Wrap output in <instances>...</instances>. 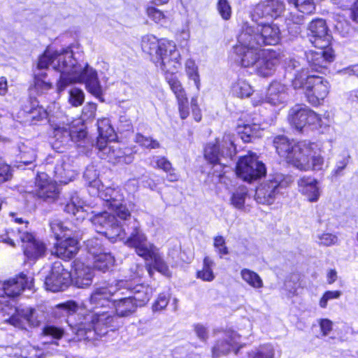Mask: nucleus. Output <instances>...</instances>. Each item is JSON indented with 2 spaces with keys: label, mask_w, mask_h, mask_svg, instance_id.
<instances>
[{
  "label": "nucleus",
  "mask_w": 358,
  "mask_h": 358,
  "mask_svg": "<svg viewBox=\"0 0 358 358\" xmlns=\"http://www.w3.org/2000/svg\"><path fill=\"white\" fill-rule=\"evenodd\" d=\"M32 286V277L24 273L7 281L0 282V312L3 315L10 316L6 320L16 327L27 329V327H38L40 321L36 315L34 309L26 308L17 310L10 301L6 299L5 295L8 297H15L18 296L23 289H31Z\"/></svg>",
  "instance_id": "20e7f679"
},
{
  "label": "nucleus",
  "mask_w": 358,
  "mask_h": 358,
  "mask_svg": "<svg viewBox=\"0 0 358 358\" xmlns=\"http://www.w3.org/2000/svg\"><path fill=\"white\" fill-rule=\"evenodd\" d=\"M125 282L113 280L98 285L89 298V306L93 310L84 316L83 321L77 325L76 334L80 338L96 339V336H102L107 334L108 329L114 330L120 327L116 317L107 311L99 309L112 304V296L122 290Z\"/></svg>",
  "instance_id": "f03ea898"
},
{
  "label": "nucleus",
  "mask_w": 358,
  "mask_h": 358,
  "mask_svg": "<svg viewBox=\"0 0 358 358\" xmlns=\"http://www.w3.org/2000/svg\"><path fill=\"white\" fill-rule=\"evenodd\" d=\"M107 140L97 139V148L99 149V155L101 158L107 159H114V155L113 150L115 147V144L113 145L107 143Z\"/></svg>",
  "instance_id": "a18cd8bd"
},
{
  "label": "nucleus",
  "mask_w": 358,
  "mask_h": 358,
  "mask_svg": "<svg viewBox=\"0 0 358 358\" xmlns=\"http://www.w3.org/2000/svg\"><path fill=\"white\" fill-rule=\"evenodd\" d=\"M252 30L246 29L241 31L238 36V43L234 47V60L243 67L255 66L260 57L262 52L261 46L255 44V41L251 38Z\"/></svg>",
  "instance_id": "9d476101"
},
{
  "label": "nucleus",
  "mask_w": 358,
  "mask_h": 358,
  "mask_svg": "<svg viewBox=\"0 0 358 358\" xmlns=\"http://www.w3.org/2000/svg\"><path fill=\"white\" fill-rule=\"evenodd\" d=\"M213 246L220 258L229 253L225 238L222 236H216L213 238Z\"/></svg>",
  "instance_id": "8fccbe9b"
},
{
  "label": "nucleus",
  "mask_w": 358,
  "mask_h": 358,
  "mask_svg": "<svg viewBox=\"0 0 358 358\" xmlns=\"http://www.w3.org/2000/svg\"><path fill=\"white\" fill-rule=\"evenodd\" d=\"M49 66L60 73L58 90H64L70 84L85 83L89 92L94 96L99 97L102 94L96 71L87 62H78L70 48L60 50L48 48L38 58L34 72V87L38 93L43 94L52 87L44 71Z\"/></svg>",
  "instance_id": "f257e3e1"
},
{
  "label": "nucleus",
  "mask_w": 358,
  "mask_h": 358,
  "mask_svg": "<svg viewBox=\"0 0 358 358\" xmlns=\"http://www.w3.org/2000/svg\"><path fill=\"white\" fill-rule=\"evenodd\" d=\"M216 8L224 20H229L232 14V8L228 0H218Z\"/></svg>",
  "instance_id": "09e8293b"
},
{
  "label": "nucleus",
  "mask_w": 358,
  "mask_h": 358,
  "mask_svg": "<svg viewBox=\"0 0 358 358\" xmlns=\"http://www.w3.org/2000/svg\"><path fill=\"white\" fill-rule=\"evenodd\" d=\"M90 220L99 234H104L113 242L125 239L126 229L124 227V225L127 226V230H129V225L132 224L131 227L132 229L131 234L134 231V222L138 224L135 220H131V217L130 219L127 218L126 221L120 219L113 210H112V213L104 211L96 214L90 218Z\"/></svg>",
  "instance_id": "423d86ee"
},
{
  "label": "nucleus",
  "mask_w": 358,
  "mask_h": 358,
  "mask_svg": "<svg viewBox=\"0 0 358 358\" xmlns=\"http://www.w3.org/2000/svg\"><path fill=\"white\" fill-rule=\"evenodd\" d=\"M268 16L269 15L266 13L265 3L257 4L251 13V18L253 22L256 23V24H255V26H258L259 22H264L263 19Z\"/></svg>",
  "instance_id": "864d4df0"
},
{
  "label": "nucleus",
  "mask_w": 358,
  "mask_h": 358,
  "mask_svg": "<svg viewBox=\"0 0 358 358\" xmlns=\"http://www.w3.org/2000/svg\"><path fill=\"white\" fill-rule=\"evenodd\" d=\"M180 116L182 119H185L189 114V102L187 97L177 100Z\"/></svg>",
  "instance_id": "0e129e2a"
},
{
  "label": "nucleus",
  "mask_w": 358,
  "mask_h": 358,
  "mask_svg": "<svg viewBox=\"0 0 358 358\" xmlns=\"http://www.w3.org/2000/svg\"><path fill=\"white\" fill-rule=\"evenodd\" d=\"M317 243L322 246H331L338 243V237L334 234L323 232L317 236Z\"/></svg>",
  "instance_id": "3c124183"
},
{
  "label": "nucleus",
  "mask_w": 358,
  "mask_h": 358,
  "mask_svg": "<svg viewBox=\"0 0 358 358\" xmlns=\"http://www.w3.org/2000/svg\"><path fill=\"white\" fill-rule=\"evenodd\" d=\"M71 274L72 282L78 288H86L92 283L93 270L80 259L73 262V271Z\"/></svg>",
  "instance_id": "393cba45"
},
{
  "label": "nucleus",
  "mask_w": 358,
  "mask_h": 358,
  "mask_svg": "<svg viewBox=\"0 0 358 358\" xmlns=\"http://www.w3.org/2000/svg\"><path fill=\"white\" fill-rule=\"evenodd\" d=\"M147 15L156 23L162 24L166 22V17L165 14L162 10L155 7H148L147 8Z\"/></svg>",
  "instance_id": "4d7b16f0"
},
{
  "label": "nucleus",
  "mask_w": 358,
  "mask_h": 358,
  "mask_svg": "<svg viewBox=\"0 0 358 358\" xmlns=\"http://www.w3.org/2000/svg\"><path fill=\"white\" fill-rule=\"evenodd\" d=\"M60 191L55 181L45 173H40L36 178L35 195L44 201L52 203L59 198Z\"/></svg>",
  "instance_id": "6ab92c4d"
},
{
  "label": "nucleus",
  "mask_w": 358,
  "mask_h": 358,
  "mask_svg": "<svg viewBox=\"0 0 358 358\" xmlns=\"http://www.w3.org/2000/svg\"><path fill=\"white\" fill-rule=\"evenodd\" d=\"M315 46L317 48L316 50H310L306 52V59L313 71L322 72L334 60L333 51L329 46L327 48Z\"/></svg>",
  "instance_id": "412c9836"
},
{
  "label": "nucleus",
  "mask_w": 358,
  "mask_h": 358,
  "mask_svg": "<svg viewBox=\"0 0 358 358\" xmlns=\"http://www.w3.org/2000/svg\"><path fill=\"white\" fill-rule=\"evenodd\" d=\"M169 303V298L164 294L158 296L157 300L152 305L153 311H160L164 309Z\"/></svg>",
  "instance_id": "69168bd1"
},
{
  "label": "nucleus",
  "mask_w": 358,
  "mask_h": 358,
  "mask_svg": "<svg viewBox=\"0 0 358 358\" xmlns=\"http://www.w3.org/2000/svg\"><path fill=\"white\" fill-rule=\"evenodd\" d=\"M232 94L240 98L248 97L253 92L251 85L243 78H238L231 86Z\"/></svg>",
  "instance_id": "ea45409f"
},
{
  "label": "nucleus",
  "mask_w": 358,
  "mask_h": 358,
  "mask_svg": "<svg viewBox=\"0 0 358 358\" xmlns=\"http://www.w3.org/2000/svg\"><path fill=\"white\" fill-rule=\"evenodd\" d=\"M276 152L296 169L302 171H321L324 164L322 146L317 142L303 141L293 143L284 136L273 140Z\"/></svg>",
  "instance_id": "7ed1b4c3"
},
{
  "label": "nucleus",
  "mask_w": 358,
  "mask_h": 358,
  "mask_svg": "<svg viewBox=\"0 0 358 358\" xmlns=\"http://www.w3.org/2000/svg\"><path fill=\"white\" fill-rule=\"evenodd\" d=\"M11 177L10 167L8 164L0 162V183L10 180Z\"/></svg>",
  "instance_id": "774afa93"
},
{
  "label": "nucleus",
  "mask_w": 358,
  "mask_h": 358,
  "mask_svg": "<svg viewBox=\"0 0 358 358\" xmlns=\"http://www.w3.org/2000/svg\"><path fill=\"white\" fill-rule=\"evenodd\" d=\"M96 111V105L94 103H87L83 108L81 119L74 120L70 124L59 122L52 124L54 136L61 142L80 141L87 136L84 121L93 119Z\"/></svg>",
  "instance_id": "6e6552de"
},
{
  "label": "nucleus",
  "mask_w": 358,
  "mask_h": 358,
  "mask_svg": "<svg viewBox=\"0 0 358 358\" xmlns=\"http://www.w3.org/2000/svg\"><path fill=\"white\" fill-rule=\"evenodd\" d=\"M266 169L264 164L258 159L255 153L240 158L236 165V173L243 180L252 182L264 176Z\"/></svg>",
  "instance_id": "dca6fc26"
},
{
  "label": "nucleus",
  "mask_w": 358,
  "mask_h": 358,
  "mask_svg": "<svg viewBox=\"0 0 358 358\" xmlns=\"http://www.w3.org/2000/svg\"><path fill=\"white\" fill-rule=\"evenodd\" d=\"M240 340V335L233 330H227L222 333V337L219 338L212 348L213 358H218L227 355L231 350L237 353Z\"/></svg>",
  "instance_id": "4be33fe9"
},
{
  "label": "nucleus",
  "mask_w": 358,
  "mask_h": 358,
  "mask_svg": "<svg viewBox=\"0 0 358 358\" xmlns=\"http://www.w3.org/2000/svg\"><path fill=\"white\" fill-rule=\"evenodd\" d=\"M237 131L241 139L245 143L251 141L254 138H259L262 136V130L259 126L256 124H238Z\"/></svg>",
  "instance_id": "473e14b6"
},
{
  "label": "nucleus",
  "mask_w": 358,
  "mask_h": 358,
  "mask_svg": "<svg viewBox=\"0 0 358 358\" xmlns=\"http://www.w3.org/2000/svg\"><path fill=\"white\" fill-rule=\"evenodd\" d=\"M247 196L248 189L244 186L238 187L231 195L230 204L235 208L243 209Z\"/></svg>",
  "instance_id": "a19ab883"
},
{
  "label": "nucleus",
  "mask_w": 358,
  "mask_h": 358,
  "mask_svg": "<svg viewBox=\"0 0 358 358\" xmlns=\"http://www.w3.org/2000/svg\"><path fill=\"white\" fill-rule=\"evenodd\" d=\"M348 164V157H342L341 159L337 161L335 168L332 171L334 176H339L342 174L343 171L345 169Z\"/></svg>",
  "instance_id": "338daca9"
},
{
  "label": "nucleus",
  "mask_w": 358,
  "mask_h": 358,
  "mask_svg": "<svg viewBox=\"0 0 358 358\" xmlns=\"http://www.w3.org/2000/svg\"><path fill=\"white\" fill-rule=\"evenodd\" d=\"M141 49L162 71L174 72L181 66L180 53L173 41L147 34L142 37Z\"/></svg>",
  "instance_id": "39448f33"
},
{
  "label": "nucleus",
  "mask_w": 358,
  "mask_h": 358,
  "mask_svg": "<svg viewBox=\"0 0 358 358\" xmlns=\"http://www.w3.org/2000/svg\"><path fill=\"white\" fill-rule=\"evenodd\" d=\"M54 172L56 179L64 184L71 181L76 176V173L71 169L70 164L64 158L57 161Z\"/></svg>",
  "instance_id": "2f4dec72"
},
{
  "label": "nucleus",
  "mask_w": 358,
  "mask_h": 358,
  "mask_svg": "<svg viewBox=\"0 0 358 358\" xmlns=\"http://www.w3.org/2000/svg\"><path fill=\"white\" fill-rule=\"evenodd\" d=\"M309 108L305 106L296 105L289 113L290 123L299 131L307 127V117Z\"/></svg>",
  "instance_id": "7c9ffc66"
},
{
  "label": "nucleus",
  "mask_w": 358,
  "mask_h": 358,
  "mask_svg": "<svg viewBox=\"0 0 358 358\" xmlns=\"http://www.w3.org/2000/svg\"><path fill=\"white\" fill-rule=\"evenodd\" d=\"M98 172L94 166H89L87 167L85 173L84 178L86 181L89 183L90 190L99 189L102 187L103 184L100 180L98 179Z\"/></svg>",
  "instance_id": "37998d69"
},
{
  "label": "nucleus",
  "mask_w": 358,
  "mask_h": 358,
  "mask_svg": "<svg viewBox=\"0 0 358 358\" xmlns=\"http://www.w3.org/2000/svg\"><path fill=\"white\" fill-rule=\"evenodd\" d=\"M294 89L303 88L308 101L313 105L321 104L329 92V83L322 77L310 74L302 70L292 80Z\"/></svg>",
  "instance_id": "1a4fd4ad"
},
{
  "label": "nucleus",
  "mask_w": 358,
  "mask_h": 358,
  "mask_svg": "<svg viewBox=\"0 0 358 358\" xmlns=\"http://www.w3.org/2000/svg\"><path fill=\"white\" fill-rule=\"evenodd\" d=\"M48 112L42 106L33 108L28 114V118L32 121H38L48 117Z\"/></svg>",
  "instance_id": "bf43d9fd"
},
{
  "label": "nucleus",
  "mask_w": 358,
  "mask_h": 358,
  "mask_svg": "<svg viewBox=\"0 0 358 358\" xmlns=\"http://www.w3.org/2000/svg\"><path fill=\"white\" fill-rule=\"evenodd\" d=\"M252 30L251 34L252 38L255 41V44L262 45H275L279 43L281 40V31L279 27L274 23H266L260 22L258 26L255 24H250L245 22L242 26L243 30Z\"/></svg>",
  "instance_id": "2eb2a0df"
},
{
  "label": "nucleus",
  "mask_w": 358,
  "mask_h": 358,
  "mask_svg": "<svg viewBox=\"0 0 358 358\" xmlns=\"http://www.w3.org/2000/svg\"><path fill=\"white\" fill-rule=\"evenodd\" d=\"M5 241L14 246L15 241H20L24 255L30 260H36L45 255L46 248L43 243L36 240L29 230L13 229Z\"/></svg>",
  "instance_id": "9b49d317"
},
{
  "label": "nucleus",
  "mask_w": 358,
  "mask_h": 358,
  "mask_svg": "<svg viewBox=\"0 0 358 358\" xmlns=\"http://www.w3.org/2000/svg\"><path fill=\"white\" fill-rule=\"evenodd\" d=\"M310 41L315 45L327 48L329 45L331 36L328 32V29L324 20L317 19L313 20L308 27Z\"/></svg>",
  "instance_id": "a878e982"
},
{
  "label": "nucleus",
  "mask_w": 358,
  "mask_h": 358,
  "mask_svg": "<svg viewBox=\"0 0 358 358\" xmlns=\"http://www.w3.org/2000/svg\"><path fill=\"white\" fill-rule=\"evenodd\" d=\"M126 244L135 249L136 254L145 260H151L153 267L162 274L169 276L170 271L164 261L159 249L148 241L147 236L141 231L138 224L134 222V231L127 239Z\"/></svg>",
  "instance_id": "0eeeda50"
},
{
  "label": "nucleus",
  "mask_w": 358,
  "mask_h": 358,
  "mask_svg": "<svg viewBox=\"0 0 358 358\" xmlns=\"http://www.w3.org/2000/svg\"><path fill=\"white\" fill-rule=\"evenodd\" d=\"M290 182V177L276 173L257 187L255 199L259 203L271 205L273 203L280 190L286 188Z\"/></svg>",
  "instance_id": "ddd939ff"
},
{
  "label": "nucleus",
  "mask_w": 358,
  "mask_h": 358,
  "mask_svg": "<svg viewBox=\"0 0 358 358\" xmlns=\"http://www.w3.org/2000/svg\"><path fill=\"white\" fill-rule=\"evenodd\" d=\"M215 265L214 260L210 257L206 256L203 260L202 268L196 273V278L203 281L212 282L215 278L213 272Z\"/></svg>",
  "instance_id": "c9c22d12"
},
{
  "label": "nucleus",
  "mask_w": 358,
  "mask_h": 358,
  "mask_svg": "<svg viewBox=\"0 0 358 358\" xmlns=\"http://www.w3.org/2000/svg\"><path fill=\"white\" fill-rule=\"evenodd\" d=\"M43 334L54 338L60 339L64 336V330L55 326H46L43 329Z\"/></svg>",
  "instance_id": "e2e57ef3"
},
{
  "label": "nucleus",
  "mask_w": 358,
  "mask_h": 358,
  "mask_svg": "<svg viewBox=\"0 0 358 358\" xmlns=\"http://www.w3.org/2000/svg\"><path fill=\"white\" fill-rule=\"evenodd\" d=\"M90 193L98 194V196L106 202V206L109 209L113 210L117 214L118 217L122 220H127L130 219V212L121 203L123 200L124 196L120 192V189L118 187L115 188L112 187H103L95 189L94 191L89 190Z\"/></svg>",
  "instance_id": "f3484780"
},
{
  "label": "nucleus",
  "mask_w": 358,
  "mask_h": 358,
  "mask_svg": "<svg viewBox=\"0 0 358 358\" xmlns=\"http://www.w3.org/2000/svg\"><path fill=\"white\" fill-rule=\"evenodd\" d=\"M56 308L61 311L64 315H69L76 313L78 309V306L76 302L69 301L57 305Z\"/></svg>",
  "instance_id": "13d9d810"
},
{
  "label": "nucleus",
  "mask_w": 358,
  "mask_h": 358,
  "mask_svg": "<svg viewBox=\"0 0 358 358\" xmlns=\"http://www.w3.org/2000/svg\"><path fill=\"white\" fill-rule=\"evenodd\" d=\"M71 274L59 262H55L51 273L45 278V286L48 290L59 292L67 287L71 280Z\"/></svg>",
  "instance_id": "aec40b11"
},
{
  "label": "nucleus",
  "mask_w": 358,
  "mask_h": 358,
  "mask_svg": "<svg viewBox=\"0 0 358 358\" xmlns=\"http://www.w3.org/2000/svg\"><path fill=\"white\" fill-rule=\"evenodd\" d=\"M193 327L197 338L203 342L207 341L209 338L208 327L201 323L194 324Z\"/></svg>",
  "instance_id": "052dcab7"
},
{
  "label": "nucleus",
  "mask_w": 358,
  "mask_h": 358,
  "mask_svg": "<svg viewBox=\"0 0 358 358\" xmlns=\"http://www.w3.org/2000/svg\"><path fill=\"white\" fill-rule=\"evenodd\" d=\"M86 248L89 254L88 258L92 262L94 268L105 272L113 266L114 257L110 252L104 251L101 241L99 238L87 240Z\"/></svg>",
  "instance_id": "a211bd4d"
},
{
  "label": "nucleus",
  "mask_w": 358,
  "mask_h": 358,
  "mask_svg": "<svg viewBox=\"0 0 358 358\" xmlns=\"http://www.w3.org/2000/svg\"><path fill=\"white\" fill-rule=\"evenodd\" d=\"M240 275L241 279L251 287L260 289L264 287L263 280L256 272L248 268H243L241 271Z\"/></svg>",
  "instance_id": "4c0bfd02"
},
{
  "label": "nucleus",
  "mask_w": 358,
  "mask_h": 358,
  "mask_svg": "<svg viewBox=\"0 0 358 358\" xmlns=\"http://www.w3.org/2000/svg\"><path fill=\"white\" fill-rule=\"evenodd\" d=\"M274 350L271 345L266 344L248 354V358H273Z\"/></svg>",
  "instance_id": "de8ad7c7"
},
{
  "label": "nucleus",
  "mask_w": 358,
  "mask_h": 358,
  "mask_svg": "<svg viewBox=\"0 0 358 358\" xmlns=\"http://www.w3.org/2000/svg\"><path fill=\"white\" fill-rule=\"evenodd\" d=\"M90 210L91 206L83 201L78 194L73 195L64 208L65 212L72 214L79 222L87 217Z\"/></svg>",
  "instance_id": "c85d7f7f"
},
{
  "label": "nucleus",
  "mask_w": 358,
  "mask_h": 358,
  "mask_svg": "<svg viewBox=\"0 0 358 358\" xmlns=\"http://www.w3.org/2000/svg\"><path fill=\"white\" fill-rule=\"evenodd\" d=\"M288 3L293 5L299 12L310 15L314 13L315 6L313 0H287Z\"/></svg>",
  "instance_id": "c03bdc74"
},
{
  "label": "nucleus",
  "mask_w": 358,
  "mask_h": 358,
  "mask_svg": "<svg viewBox=\"0 0 358 358\" xmlns=\"http://www.w3.org/2000/svg\"><path fill=\"white\" fill-rule=\"evenodd\" d=\"M341 292L338 290L326 291L320 299L319 306L322 308H326L329 301L338 299L341 297Z\"/></svg>",
  "instance_id": "6e6d98bb"
},
{
  "label": "nucleus",
  "mask_w": 358,
  "mask_h": 358,
  "mask_svg": "<svg viewBox=\"0 0 358 358\" xmlns=\"http://www.w3.org/2000/svg\"><path fill=\"white\" fill-rule=\"evenodd\" d=\"M185 73L188 78L193 80L196 90L199 91L201 88V80L199 73V69L195 62L191 59L186 61L185 64Z\"/></svg>",
  "instance_id": "79ce46f5"
},
{
  "label": "nucleus",
  "mask_w": 358,
  "mask_h": 358,
  "mask_svg": "<svg viewBox=\"0 0 358 358\" xmlns=\"http://www.w3.org/2000/svg\"><path fill=\"white\" fill-rule=\"evenodd\" d=\"M321 117L313 110L308 109L307 117V127L316 129L321 126Z\"/></svg>",
  "instance_id": "680f3d73"
},
{
  "label": "nucleus",
  "mask_w": 358,
  "mask_h": 358,
  "mask_svg": "<svg viewBox=\"0 0 358 358\" xmlns=\"http://www.w3.org/2000/svg\"><path fill=\"white\" fill-rule=\"evenodd\" d=\"M152 163L155 164V166L167 173V179L169 181L174 182L178 180V175L175 172L171 163L166 158L164 157H155L152 159Z\"/></svg>",
  "instance_id": "58836bf2"
},
{
  "label": "nucleus",
  "mask_w": 358,
  "mask_h": 358,
  "mask_svg": "<svg viewBox=\"0 0 358 358\" xmlns=\"http://www.w3.org/2000/svg\"><path fill=\"white\" fill-rule=\"evenodd\" d=\"M135 142L146 148L155 149L159 148V143L156 140L140 134L136 135Z\"/></svg>",
  "instance_id": "5fc2aeb1"
},
{
  "label": "nucleus",
  "mask_w": 358,
  "mask_h": 358,
  "mask_svg": "<svg viewBox=\"0 0 358 358\" xmlns=\"http://www.w3.org/2000/svg\"><path fill=\"white\" fill-rule=\"evenodd\" d=\"M285 10V4L280 0H270L266 3V13L271 17L280 16Z\"/></svg>",
  "instance_id": "49530a36"
},
{
  "label": "nucleus",
  "mask_w": 358,
  "mask_h": 358,
  "mask_svg": "<svg viewBox=\"0 0 358 358\" xmlns=\"http://www.w3.org/2000/svg\"><path fill=\"white\" fill-rule=\"evenodd\" d=\"M85 94L83 90L79 88L73 87L69 91V103L75 107H78L83 103Z\"/></svg>",
  "instance_id": "603ef678"
},
{
  "label": "nucleus",
  "mask_w": 358,
  "mask_h": 358,
  "mask_svg": "<svg viewBox=\"0 0 358 358\" xmlns=\"http://www.w3.org/2000/svg\"><path fill=\"white\" fill-rule=\"evenodd\" d=\"M119 281L125 282L122 289H127L129 292L131 294L129 296L136 302L137 306H143L146 304L153 294V289L150 286L143 284L134 285L130 280H119Z\"/></svg>",
  "instance_id": "bb28decb"
},
{
  "label": "nucleus",
  "mask_w": 358,
  "mask_h": 358,
  "mask_svg": "<svg viewBox=\"0 0 358 358\" xmlns=\"http://www.w3.org/2000/svg\"><path fill=\"white\" fill-rule=\"evenodd\" d=\"M97 127L99 131L98 139L107 140L109 141L115 140L116 135L108 119L103 118L97 121Z\"/></svg>",
  "instance_id": "e433bc0d"
},
{
  "label": "nucleus",
  "mask_w": 358,
  "mask_h": 358,
  "mask_svg": "<svg viewBox=\"0 0 358 358\" xmlns=\"http://www.w3.org/2000/svg\"><path fill=\"white\" fill-rule=\"evenodd\" d=\"M50 228L58 241L64 238L56 244L55 254L64 259L73 257L78 250V241L67 237L70 231L68 227L61 220H54L50 222Z\"/></svg>",
  "instance_id": "4468645a"
},
{
  "label": "nucleus",
  "mask_w": 358,
  "mask_h": 358,
  "mask_svg": "<svg viewBox=\"0 0 358 358\" xmlns=\"http://www.w3.org/2000/svg\"><path fill=\"white\" fill-rule=\"evenodd\" d=\"M165 74L166 80H167L172 92L174 93L176 99H181L187 96L185 89L183 88L180 80L174 76L178 71L169 72L162 71Z\"/></svg>",
  "instance_id": "f704fd0d"
},
{
  "label": "nucleus",
  "mask_w": 358,
  "mask_h": 358,
  "mask_svg": "<svg viewBox=\"0 0 358 358\" xmlns=\"http://www.w3.org/2000/svg\"><path fill=\"white\" fill-rule=\"evenodd\" d=\"M287 87L279 82L274 81L268 88L265 101L271 105L280 106L287 102Z\"/></svg>",
  "instance_id": "cd10ccee"
},
{
  "label": "nucleus",
  "mask_w": 358,
  "mask_h": 358,
  "mask_svg": "<svg viewBox=\"0 0 358 358\" xmlns=\"http://www.w3.org/2000/svg\"><path fill=\"white\" fill-rule=\"evenodd\" d=\"M299 192L311 203L317 202L322 193L320 182L314 177L303 176L298 181Z\"/></svg>",
  "instance_id": "b1692460"
},
{
  "label": "nucleus",
  "mask_w": 358,
  "mask_h": 358,
  "mask_svg": "<svg viewBox=\"0 0 358 358\" xmlns=\"http://www.w3.org/2000/svg\"><path fill=\"white\" fill-rule=\"evenodd\" d=\"M280 63V54L271 50L262 52L255 66V72L262 77L272 76Z\"/></svg>",
  "instance_id": "5701e85b"
},
{
  "label": "nucleus",
  "mask_w": 358,
  "mask_h": 358,
  "mask_svg": "<svg viewBox=\"0 0 358 358\" xmlns=\"http://www.w3.org/2000/svg\"><path fill=\"white\" fill-rule=\"evenodd\" d=\"M236 153L233 136L224 134L222 141L218 139L208 143L204 150L205 159L210 164L217 166L216 171H221L225 164L222 162V158L231 157Z\"/></svg>",
  "instance_id": "f8f14e48"
},
{
  "label": "nucleus",
  "mask_w": 358,
  "mask_h": 358,
  "mask_svg": "<svg viewBox=\"0 0 358 358\" xmlns=\"http://www.w3.org/2000/svg\"><path fill=\"white\" fill-rule=\"evenodd\" d=\"M21 162L29 164L35 161L36 158V145L31 141L21 143L18 146Z\"/></svg>",
  "instance_id": "72a5a7b5"
},
{
  "label": "nucleus",
  "mask_w": 358,
  "mask_h": 358,
  "mask_svg": "<svg viewBox=\"0 0 358 358\" xmlns=\"http://www.w3.org/2000/svg\"><path fill=\"white\" fill-rule=\"evenodd\" d=\"M115 311L116 321L118 322L117 317H128L133 314L138 307L136 302L134 301L131 296L122 298L119 300L113 301L112 303ZM114 316V315H113Z\"/></svg>",
  "instance_id": "c756f323"
}]
</instances>
